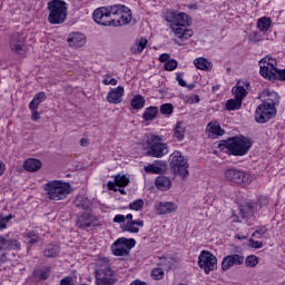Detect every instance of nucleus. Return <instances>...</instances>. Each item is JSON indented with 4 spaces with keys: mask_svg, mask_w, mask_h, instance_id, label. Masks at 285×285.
Returning <instances> with one entry per match:
<instances>
[{
    "mask_svg": "<svg viewBox=\"0 0 285 285\" xmlns=\"http://www.w3.org/2000/svg\"><path fill=\"white\" fill-rule=\"evenodd\" d=\"M279 95L275 91L267 94V99L257 106L255 111V121L266 124L277 117V106H279Z\"/></svg>",
    "mask_w": 285,
    "mask_h": 285,
    "instance_id": "obj_1",
    "label": "nucleus"
},
{
    "mask_svg": "<svg viewBox=\"0 0 285 285\" xmlns=\"http://www.w3.org/2000/svg\"><path fill=\"white\" fill-rule=\"evenodd\" d=\"M43 190L50 202H61L72 193V186L63 180H49L43 185Z\"/></svg>",
    "mask_w": 285,
    "mask_h": 285,
    "instance_id": "obj_2",
    "label": "nucleus"
},
{
    "mask_svg": "<svg viewBox=\"0 0 285 285\" xmlns=\"http://www.w3.org/2000/svg\"><path fill=\"white\" fill-rule=\"evenodd\" d=\"M96 285H112L117 282L112 264L107 257L98 258L96 262Z\"/></svg>",
    "mask_w": 285,
    "mask_h": 285,
    "instance_id": "obj_3",
    "label": "nucleus"
},
{
    "mask_svg": "<svg viewBox=\"0 0 285 285\" xmlns=\"http://www.w3.org/2000/svg\"><path fill=\"white\" fill-rule=\"evenodd\" d=\"M250 140L246 137H233L218 144V148L228 150L234 157H244L250 150Z\"/></svg>",
    "mask_w": 285,
    "mask_h": 285,
    "instance_id": "obj_4",
    "label": "nucleus"
},
{
    "mask_svg": "<svg viewBox=\"0 0 285 285\" xmlns=\"http://www.w3.org/2000/svg\"><path fill=\"white\" fill-rule=\"evenodd\" d=\"M49 10L48 22L51 26H61L68 18V3L63 0H51L47 3Z\"/></svg>",
    "mask_w": 285,
    "mask_h": 285,
    "instance_id": "obj_5",
    "label": "nucleus"
},
{
    "mask_svg": "<svg viewBox=\"0 0 285 285\" xmlns=\"http://www.w3.org/2000/svg\"><path fill=\"white\" fill-rule=\"evenodd\" d=\"M163 141L164 139L161 137L150 134L147 137V157H155L156 159H161V157L168 155V145Z\"/></svg>",
    "mask_w": 285,
    "mask_h": 285,
    "instance_id": "obj_6",
    "label": "nucleus"
},
{
    "mask_svg": "<svg viewBox=\"0 0 285 285\" xmlns=\"http://www.w3.org/2000/svg\"><path fill=\"white\" fill-rule=\"evenodd\" d=\"M169 168L174 175H179L181 179L188 178V160L184 158L181 151H174L169 156Z\"/></svg>",
    "mask_w": 285,
    "mask_h": 285,
    "instance_id": "obj_7",
    "label": "nucleus"
},
{
    "mask_svg": "<svg viewBox=\"0 0 285 285\" xmlns=\"http://www.w3.org/2000/svg\"><path fill=\"white\" fill-rule=\"evenodd\" d=\"M259 66V75L264 77V79H268V81H275V72H277V60L271 56H266L261 59L258 62Z\"/></svg>",
    "mask_w": 285,
    "mask_h": 285,
    "instance_id": "obj_8",
    "label": "nucleus"
},
{
    "mask_svg": "<svg viewBox=\"0 0 285 285\" xmlns=\"http://www.w3.org/2000/svg\"><path fill=\"white\" fill-rule=\"evenodd\" d=\"M165 21L167 23H170V28L174 27H190L193 23V20L190 19V16L186 12H179L175 10H169L165 14Z\"/></svg>",
    "mask_w": 285,
    "mask_h": 285,
    "instance_id": "obj_9",
    "label": "nucleus"
},
{
    "mask_svg": "<svg viewBox=\"0 0 285 285\" xmlns=\"http://www.w3.org/2000/svg\"><path fill=\"white\" fill-rule=\"evenodd\" d=\"M198 266L205 275H210V272L217 271V256L208 250H202L198 256Z\"/></svg>",
    "mask_w": 285,
    "mask_h": 285,
    "instance_id": "obj_10",
    "label": "nucleus"
},
{
    "mask_svg": "<svg viewBox=\"0 0 285 285\" xmlns=\"http://www.w3.org/2000/svg\"><path fill=\"white\" fill-rule=\"evenodd\" d=\"M135 239L121 237L118 238L111 246V250L116 257H124L128 255V250L135 248Z\"/></svg>",
    "mask_w": 285,
    "mask_h": 285,
    "instance_id": "obj_11",
    "label": "nucleus"
},
{
    "mask_svg": "<svg viewBox=\"0 0 285 285\" xmlns=\"http://www.w3.org/2000/svg\"><path fill=\"white\" fill-rule=\"evenodd\" d=\"M21 248V243L17 239H6V237L0 236V266L8 262V250H19Z\"/></svg>",
    "mask_w": 285,
    "mask_h": 285,
    "instance_id": "obj_12",
    "label": "nucleus"
},
{
    "mask_svg": "<svg viewBox=\"0 0 285 285\" xmlns=\"http://www.w3.org/2000/svg\"><path fill=\"white\" fill-rule=\"evenodd\" d=\"M225 178L228 181H233V184H250V174L239 169H227L225 171Z\"/></svg>",
    "mask_w": 285,
    "mask_h": 285,
    "instance_id": "obj_13",
    "label": "nucleus"
},
{
    "mask_svg": "<svg viewBox=\"0 0 285 285\" xmlns=\"http://www.w3.org/2000/svg\"><path fill=\"white\" fill-rule=\"evenodd\" d=\"M95 23L99 26H112L115 19L110 18V11L106 7H100L92 12Z\"/></svg>",
    "mask_w": 285,
    "mask_h": 285,
    "instance_id": "obj_14",
    "label": "nucleus"
},
{
    "mask_svg": "<svg viewBox=\"0 0 285 285\" xmlns=\"http://www.w3.org/2000/svg\"><path fill=\"white\" fill-rule=\"evenodd\" d=\"M174 35L175 39L174 42L177 46H185V42L193 37V30L188 29V27H170Z\"/></svg>",
    "mask_w": 285,
    "mask_h": 285,
    "instance_id": "obj_15",
    "label": "nucleus"
},
{
    "mask_svg": "<svg viewBox=\"0 0 285 285\" xmlns=\"http://www.w3.org/2000/svg\"><path fill=\"white\" fill-rule=\"evenodd\" d=\"M244 264V256L239 254L227 255L223 258L222 262V271H230V268H235V266H242Z\"/></svg>",
    "mask_w": 285,
    "mask_h": 285,
    "instance_id": "obj_16",
    "label": "nucleus"
},
{
    "mask_svg": "<svg viewBox=\"0 0 285 285\" xmlns=\"http://www.w3.org/2000/svg\"><path fill=\"white\" fill-rule=\"evenodd\" d=\"M95 216H92V214H90L89 212H86L78 215L76 226L80 230H86V228H90L92 224H95Z\"/></svg>",
    "mask_w": 285,
    "mask_h": 285,
    "instance_id": "obj_17",
    "label": "nucleus"
},
{
    "mask_svg": "<svg viewBox=\"0 0 285 285\" xmlns=\"http://www.w3.org/2000/svg\"><path fill=\"white\" fill-rule=\"evenodd\" d=\"M177 210V204L173 202H159L155 205V212L157 215H170Z\"/></svg>",
    "mask_w": 285,
    "mask_h": 285,
    "instance_id": "obj_18",
    "label": "nucleus"
},
{
    "mask_svg": "<svg viewBox=\"0 0 285 285\" xmlns=\"http://www.w3.org/2000/svg\"><path fill=\"white\" fill-rule=\"evenodd\" d=\"M67 43L70 48H83L86 46V36L81 32H71L67 39Z\"/></svg>",
    "mask_w": 285,
    "mask_h": 285,
    "instance_id": "obj_19",
    "label": "nucleus"
},
{
    "mask_svg": "<svg viewBox=\"0 0 285 285\" xmlns=\"http://www.w3.org/2000/svg\"><path fill=\"white\" fill-rule=\"evenodd\" d=\"M23 41L24 38L21 33L16 32L10 37V48L12 52H16L17 55H21L23 52Z\"/></svg>",
    "mask_w": 285,
    "mask_h": 285,
    "instance_id": "obj_20",
    "label": "nucleus"
},
{
    "mask_svg": "<svg viewBox=\"0 0 285 285\" xmlns=\"http://www.w3.org/2000/svg\"><path fill=\"white\" fill-rule=\"evenodd\" d=\"M124 87L119 86L107 94L108 104H121L124 101Z\"/></svg>",
    "mask_w": 285,
    "mask_h": 285,
    "instance_id": "obj_21",
    "label": "nucleus"
},
{
    "mask_svg": "<svg viewBox=\"0 0 285 285\" xmlns=\"http://www.w3.org/2000/svg\"><path fill=\"white\" fill-rule=\"evenodd\" d=\"M206 130L208 132V137L212 139H217V137H224L225 132L224 129H222V126H219V122H209L206 127Z\"/></svg>",
    "mask_w": 285,
    "mask_h": 285,
    "instance_id": "obj_22",
    "label": "nucleus"
},
{
    "mask_svg": "<svg viewBox=\"0 0 285 285\" xmlns=\"http://www.w3.org/2000/svg\"><path fill=\"white\" fill-rule=\"evenodd\" d=\"M155 186L156 188H158V190L166 191L173 188V181L170 180V178H168V176L160 175L156 177Z\"/></svg>",
    "mask_w": 285,
    "mask_h": 285,
    "instance_id": "obj_23",
    "label": "nucleus"
},
{
    "mask_svg": "<svg viewBox=\"0 0 285 285\" xmlns=\"http://www.w3.org/2000/svg\"><path fill=\"white\" fill-rule=\"evenodd\" d=\"M120 19L115 20L112 26H128L132 21V11L128 7H122V12L119 14Z\"/></svg>",
    "mask_w": 285,
    "mask_h": 285,
    "instance_id": "obj_24",
    "label": "nucleus"
},
{
    "mask_svg": "<svg viewBox=\"0 0 285 285\" xmlns=\"http://www.w3.org/2000/svg\"><path fill=\"white\" fill-rule=\"evenodd\" d=\"M194 66L197 68V70H204L205 72H210L213 70V61H209L206 58H196L194 60Z\"/></svg>",
    "mask_w": 285,
    "mask_h": 285,
    "instance_id": "obj_25",
    "label": "nucleus"
},
{
    "mask_svg": "<svg viewBox=\"0 0 285 285\" xmlns=\"http://www.w3.org/2000/svg\"><path fill=\"white\" fill-rule=\"evenodd\" d=\"M41 160L35 158H29L23 163V168L28 173H37V170H41Z\"/></svg>",
    "mask_w": 285,
    "mask_h": 285,
    "instance_id": "obj_26",
    "label": "nucleus"
},
{
    "mask_svg": "<svg viewBox=\"0 0 285 285\" xmlns=\"http://www.w3.org/2000/svg\"><path fill=\"white\" fill-rule=\"evenodd\" d=\"M139 228H144V220L137 219V220H129L126 223L122 230H126L127 233H139Z\"/></svg>",
    "mask_w": 285,
    "mask_h": 285,
    "instance_id": "obj_27",
    "label": "nucleus"
},
{
    "mask_svg": "<svg viewBox=\"0 0 285 285\" xmlns=\"http://www.w3.org/2000/svg\"><path fill=\"white\" fill-rule=\"evenodd\" d=\"M73 206L80 210H88L92 206V202L86 196H78L73 202Z\"/></svg>",
    "mask_w": 285,
    "mask_h": 285,
    "instance_id": "obj_28",
    "label": "nucleus"
},
{
    "mask_svg": "<svg viewBox=\"0 0 285 285\" xmlns=\"http://www.w3.org/2000/svg\"><path fill=\"white\" fill-rule=\"evenodd\" d=\"M255 215V207L253 203H246L245 205L240 206V216L243 219H248Z\"/></svg>",
    "mask_w": 285,
    "mask_h": 285,
    "instance_id": "obj_29",
    "label": "nucleus"
},
{
    "mask_svg": "<svg viewBox=\"0 0 285 285\" xmlns=\"http://www.w3.org/2000/svg\"><path fill=\"white\" fill-rule=\"evenodd\" d=\"M145 173L149 175H161V160H156L154 164H149L144 167Z\"/></svg>",
    "mask_w": 285,
    "mask_h": 285,
    "instance_id": "obj_30",
    "label": "nucleus"
},
{
    "mask_svg": "<svg viewBox=\"0 0 285 285\" xmlns=\"http://www.w3.org/2000/svg\"><path fill=\"white\" fill-rule=\"evenodd\" d=\"M146 46H148V40L146 38H140L139 41H137L131 48L132 55H141L144 50L146 49Z\"/></svg>",
    "mask_w": 285,
    "mask_h": 285,
    "instance_id": "obj_31",
    "label": "nucleus"
},
{
    "mask_svg": "<svg viewBox=\"0 0 285 285\" xmlns=\"http://www.w3.org/2000/svg\"><path fill=\"white\" fill-rule=\"evenodd\" d=\"M61 248L57 244H49L43 250L45 257H58Z\"/></svg>",
    "mask_w": 285,
    "mask_h": 285,
    "instance_id": "obj_32",
    "label": "nucleus"
},
{
    "mask_svg": "<svg viewBox=\"0 0 285 285\" xmlns=\"http://www.w3.org/2000/svg\"><path fill=\"white\" fill-rule=\"evenodd\" d=\"M158 114H159V108L155 106H150L145 109V112L142 114V119L145 121H153V119H155V117H157Z\"/></svg>",
    "mask_w": 285,
    "mask_h": 285,
    "instance_id": "obj_33",
    "label": "nucleus"
},
{
    "mask_svg": "<svg viewBox=\"0 0 285 285\" xmlns=\"http://www.w3.org/2000/svg\"><path fill=\"white\" fill-rule=\"evenodd\" d=\"M184 135H186V125L184 122H177L174 129V137L177 141H184Z\"/></svg>",
    "mask_w": 285,
    "mask_h": 285,
    "instance_id": "obj_34",
    "label": "nucleus"
},
{
    "mask_svg": "<svg viewBox=\"0 0 285 285\" xmlns=\"http://www.w3.org/2000/svg\"><path fill=\"white\" fill-rule=\"evenodd\" d=\"M271 23H273V20L268 17L259 18L257 21V28L261 32H268L271 30Z\"/></svg>",
    "mask_w": 285,
    "mask_h": 285,
    "instance_id": "obj_35",
    "label": "nucleus"
},
{
    "mask_svg": "<svg viewBox=\"0 0 285 285\" xmlns=\"http://www.w3.org/2000/svg\"><path fill=\"white\" fill-rule=\"evenodd\" d=\"M144 106H146V99L144 98V96L141 95H136L132 99H131V108L134 110H141V108H144Z\"/></svg>",
    "mask_w": 285,
    "mask_h": 285,
    "instance_id": "obj_36",
    "label": "nucleus"
},
{
    "mask_svg": "<svg viewBox=\"0 0 285 285\" xmlns=\"http://www.w3.org/2000/svg\"><path fill=\"white\" fill-rule=\"evenodd\" d=\"M232 92L235 95V99H238L239 101H244V98L248 95L246 88L242 86L233 87Z\"/></svg>",
    "mask_w": 285,
    "mask_h": 285,
    "instance_id": "obj_37",
    "label": "nucleus"
},
{
    "mask_svg": "<svg viewBox=\"0 0 285 285\" xmlns=\"http://www.w3.org/2000/svg\"><path fill=\"white\" fill-rule=\"evenodd\" d=\"M46 99V92L39 91L35 95L33 99L30 101L29 107L39 108V105L43 104Z\"/></svg>",
    "mask_w": 285,
    "mask_h": 285,
    "instance_id": "obj_38",
    "label": "nucleus"
},
{
    "mask_svg": "<svg viewBox=\"0 0 285 285\" xmlns=\"http://www.w3.org/2000/svg\"><path fill=\"white\" fill-rule=\"evenodd\" d=\"M116 186H119L120 188H126L128 184H130V178L126 175L118 174L114 176Z\"/></svg>",
    "mask_w": 285,
    "mask_h": 285,
    "instance_id": "obj_39",
    "label": "nucleus"
},
{
    "mask_svg": "<svg viewBox=\"0 0 285 285\" xmlns=\"http://www.w3.org/2000/svg\"><path fill=\"white\" fill-rule=\"evenodd\" d=\"M227 110H239L242 108V100L234 98L226 102Z\"/></svg>",
    "mask_w": 285,
    "mask_h": 285,
    "instance_id": "obj_40",
    "label": "nucleus"
},
{
    "mask_svg": "<svg viewBox=\"0 0 285 285\" xmlns=\"http://www.w3.org/2000/svg\"><path fill=\"white\" fill-rule=\"evenodd\" d=\"M109 11V18L111 19L112 14H120L124 12V8H126V6L124 4H114L110 7H106Z\"/></svg>",
    "mask_w": 285,
    "mask_h": 285,
    "instance_id": "obj_41",
    "label": "nucleus"
},
{
    "mask_svg": "<svg viewBox=\"0 0 285 285\" xmlns=\"http://www.w3.org/2000/svg\"><path fill=\"white\" fill-rule=\"evenodd\" d=\"M258 264L259 258L255 255H249L245 259V266H247V268H255V266H257Z\"/></svg>",
    "mask_w": 285,
    "mask_h": 285,
    "instance_id": "obj_42",
    "label": "nucleus"
},
{
    "mask_svg": "<svg viewBox=\"0 0 285 285\" xmlns=\"http://www.w3.org/2000/svg\"><path fill=\"white\" fill-rule=\"evenodd\" d=\"M35 277L38 279H48L50 277V271L48 268L45 269H38L33 272Z\"/></svg>",
    "mask_w": 285,
    "mask_h": 285,
    "instance_id": "obj_43",
    "label": "nucleus"
},
{
    "mask_svg": "<svg viewBox=\"0 0 285 285\" xmlns=\"http://www.w3.org/2000/svg\"><path fill=\"white\" fill-rule=\"evenodd\" d=\"M173 112H175V107L173 104H164L160 106V114L170 116Z\"/></svg>",
    "mask_w": 285,
    "mask_h": 285,
    "instance_id": "obj_44",
    "label": "nucleus"
},
{
    "mask_svg": "<svg viewBox=\"0 0 285 285\" xmlns=\"http://www.w3.org/2000/svg\"><path fill=\"white\" fill-rule=\"evenodd\" d=\"M177 66H179V63L177 62V60H175V59H169V60L164 65V69L167 70L168 72H173V70H177Z\"/></svg>",
    "mask_w": 285,
    "mask_h": 285,
    "instance_id": "obj_45",
    "label": "nucleus"
},
{
    "mask_svg": "<svg viewBox=\"0 0 285 285\" xmlns=\"http://www.w3.org/2000/svg\"><path fill=\"white\" fill-rule=\"evenodd\" d=\"M12 214L7 216L0 215V230L8 228V223L12 219Z\"/></svg>",
    "mask_w": 285,
    "mask_h": 285,
    "instance_id": "obj_46",
    "label": "nucleus"
},
{
    "mask_svg": "<svg viewBox=\"0 0 285 285\" xmlns=\"http://www.w3.org/2000/svg\"><path fill=\"white\" fill-rule=\"evenodd\" d=\"M266 233H268V228H266V226H258V227H256L252 237H256V239H261L262 238L261 235H266ZM257 235H259V236H257Z\"/></svg>",
    "mask_w": 285,
    "mask_h": 285,
    "instance_id": "obj_47",
    "label": "nucleus"
},
{
    "mask_svg": "<svg viewBox=\"0 0 285 285\" xmlns=\"http://www.w3.org/2000/svg\"><path fill=\"white\" fill-rule=\"evenodd\" d=\"M28 244H37L39 243V234L36 232H29L26 237Z\"/></svg>",
    "mask_w": 285,
    "mask_h": 285,
    "instance_id": "obj_48",
    "label": "nucleus"
},
{
    "mask_svg": "<svg viewBox=\"0 0 285 285\" xmlns=\"http://www.w3.org/2000/svg\"><path fill=\"white\" fill-rule=\"evenodd\" d=\"M131 210H141L144 208V200L137 199L129 204Z\"/></svg>",
    "mask_w": 285,
    "mask_h": 285,
    "instance_id": "obj_49",
    "label": "nucleus"
},
{
    "mask_svg": "<svg viewBox=\"0 0 285 285\" xmlns=\"http://www.w3.org/2000/svg\"><path fill=\"white\" fill-rule=\"evenodd\" d=\"M151 277L154 279H164V269L156 267L151 271Z\"/></svg>",
    "mask_w": 285,
    "mask_h": 285,
    "instance_id": "obj_50",
    "label": "nucleus"
},
{
    "mask_svg": "<svg viewBox=\"0 0 285 285\" xmlns=\"http://www.w3.org/2000/svg\"><path fill=\"white\" fill-rule=\"evenodd\" d=\"M274 75H276L274 81H285V69L276 68V72Z\"/></svg>",
    "mask_w": 285,
    "mask_h": 285,
    "instance_id": "obj_51",
    "label": "nucleus"
},
{
    "mask_svg": "<svg viewBox=\"0 0 285 285\" xmlns=\"http://www.w3.org/2000/svg\"><path fill=\"white\" fill-rule=\"evenodd\" d=\"M30 111H31V119L32 121H39V119H41V117L39 116V107H29Z\"/></svg>",
    "mask_w": 285,
    "mask_h": 285,
    "instance_id": "obj_52",
    "label": "nucleus"
},
{
    "mask_svg": "<svg viewBox=\"0 0 285 285\" xmlns=\"http://www.w3.org/2000/svg\"><path fill=\"white\" fill-rule=\"evenodd\" d=\"M176 81H178V86H181V88H186V80H184V72L176 73Z\"/></svg>",
    "mask_w": 285,
    "mask_h": 285,
    "instance_id": "obj_53",
    "label": "nucleus"
},
{
    "mask_svg": "<svg viewBox=\"0 0 285 285\" xmlns=\"http://www.w3.org/2000/svg\"><path fill=\"white\" fill-rule=\"evenodd\" d=\"M249 246H250L252 248H264V243L250 238V239H249Z\"/></svg>",
    "mask_w": 285,
    "mask_h": 285,
    "instance_id": "obj_54",
    "label": "nucleus"
},
{
    "mask_svg": "<svg viewBox=\"0 0 285 285\" xmlns=\"http://www.w3.org/2000/svg\"><path fill=\"white\" fill-rule=\"evenodd\" d=\"M126 222V216L118 214L114 217V224H124Z\"/></svg>",
    "mask_w": 285,
    "mask_h": 285,
    "instance_id": "obj_55",
    "label": "nucleus"
},
{
    "mask_svg": "<svg viewBox=\"0 0 285 285\" xmlns=\"http://www.w3.org/2000/svg\"><path fill=\"white\" fill-rule=\"evenodd\" d=\"M102 83H104V86H117V79L111 78L108 80L107 78H105L102 80Z\"/></svg>",
    "mask_w": 285,
    "mask_h": 285,
    "instance_id": "obj_56",
    "label": "nucleus"
},
{
    "mask_svg": "<svg viewBox=\"0 0 285 285\" xmlns=\"http://www.w3.org/2000/svg\"><path fill=\"white\" fill-rule=\"evenodd\" d=\"M169 60H170V53H163L159 56L160 63H166Z\"/></svg>",
    "mask_w": 285,
    "mask_h": 285,
    "instance_id": "obj_57",
    "label": "nucleus"
},
{
    "mask_svg": "<svg viewBox=\"0 0 285 285\" xmlns=\"http://www.w3.org/2000/svg\"><path fill=\"white\" fill-rule=\"evenodd\" d=\"M188 104H199V96L193 95L188 98Z\"/></svg>",
    "mask_w": 285,
    "mask_h": 285,
    "instance_id": "obj_58",
    "label": "nucleus"
},
{
    "mask_svg": "<svg viewBox=\"0 0 285 285\" xmlns=\"http://www.w3.org/2000/svg\"><path fill=\"white\" fill-rule=\"evenodd\" d=\"M90 145V141L88 140V138H82L80 139V146L82 147H87Z\"/></svg>",
    "mask_w": 285,
    "mask_h": 285,
    "instance_id": "obj_59",
    "label": "nucleus"
},
{
    "mask_svg": "<svg viewBox=\"0 0 285 285\" xmlns=\"http://www.w3.org/2000/svg\"><path fill=\"white\" fill-rule=\"evenodd\" d=\"M115 186H117V183L115 181H108L107 187L109 190H117L115 189Z\"/></svg>",
    "mask_w": 285,
    "mask_h": 285,
    "instance_id": "obj_60",
    "label": "nucleus"
},
{
    "mask_svg": "<svg viewBox=\"0 0 285 285\" xmlns=\"http://www.w3.org/2000/svg\"><path fill=\"white\" fill-rule=\"evenodd\" d=\"M3 173H6V164H3V163L0 160V176L3 175Z\"/></svg>",
    "mask_w": 285,
    "mask_h": 285,
    "instance_id": "obj_61",
    "label": "nucleus"
},
{
    "mask_svg": "<svg viewBox=\"0 0 285 285\" xmlns=\"http://www.w3.org/2000/svg\"><path fill=\"white\" fill-rule=\"evenodd\" d=\"M125 219H128V222H132V214H128Z\"/></svg>",
    "mask_w": 285,
    "mask_h": 285,
    "instance_id": "obj_62",
    "label": "nucleus"
},
{
    "mask_svg": "<svg viewBox=\"0 0 285 285\" xmlns=\"http://www.w3.org/2000/svg\"><path fill=\"white\" fill-rule=\"evenodd\" d=\"M119 193H120L121 195H126V190H125V189H119Z\"/></svg>",
    "mask_w": 285,
    "mask_h": 285,
    "instance_id": "obj_63",
    "label": "nucleus"
},
{
    "mask_svg": "<svg viewBox=\"0 0 285 285\" xmlns=\"http://www.w3.org/2000/svg\"><path fill=\"white\" fill-rule=\"evenodd\" d=\"M188 88L189 90H193V88H195V85H189Z\"/></svg>",
    "mask_w": 285,
    "mask_h": 285,
    "instance_id": "obj_64",
    "label": "nucleus"
}]
</instances>
